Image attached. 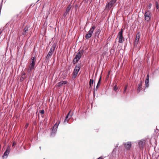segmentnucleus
<instances>
[{
  "label": "nucleus",
  "mask_w": 159,
  "mask_h": 159,
  "mask_svg": "<svg viewBox=\"0 0 159 159\" xmlns=\"http://www.w3.org/2000/svg\"><path fill=\"white\" fill-rule=\"evenodd\" d=\"M84 51L83 50H78V52L76 54L75 57L72 61L73 63L75 64L77 63L81 57L82 55L83 54Z\"/></svg>",
  "instance_id": "1"
},
{
  "label": "nucleus",
  "mask_w": 159,
  "mask_h": 159,
  "mask_svg": "<svg viewBox=\"0 0 159 159\" xmlns=\"http://www.w3.org/2000/svg\"><path fill=\"white\" fill-rule=\"evenodd\" d=\"M60 120H58L53 127L51 128V133L50 136H51L53 137L55 135L57 132V128L60 123Z\"/></svg>",
  "instance_id": "2"
},
{
  "label": "nucleus",
  "mask_w": 159,
  "mask_h": 159,
  "mask_svg": "<svg viewBox=\"0 0 159 159\" xmlns=\"http://www.w3.org/2000/svg\"><path fill=\"white\" fill-rule=\"evenodd\" d=\"M81 68V64H76L72 73V78L75 79L77 76Z\"/></svg>",
  "instance_id": "3"
},
{
  "label": "nucleus",
  "mask_w": 159,
  "mask_h": 159,
  "mask_svg": "<svg viewBox=\"0 0 159 159\" xmlns=\"http://www.w3.org/2000/svg\"><path fill=\"white\" fill-rule=\"evenodd\" d=\"M31 62L30 64L29 68L28 70V71L29 72H30L32 70L34 69V66L35 64L36 60H35L34 57H33V54L31 58Z\"/></svg>",
  "instance_id": "4"
},
{
  "label": "nucleus",
  "mask_w": 159,
  "mask_h": 159,
  "mask_svg": "<svg viewBox=\"0 0 159 159\" xmlns=\"http://www.w3.org/2000/svg\"><path fill=\"white\" fill-rule=\"evenodd\" d=\"M95 29V25H93L91 28L88 32V33L85 35V38L86 39H89L91 37L94 30Z\"/></svg>",
  "instance_id": "5"
},
{
  "label": "nucleus",
  "mask_w": 159,
  "mask_h": 159,
  "mask_svg": "<svg viewBox=\"0 0 159 159\" xmlns=\"http://www.w3.org/2000/svg\"><path fill=\"white\" fill-rule=\"evenodd\" d=\"M116 0H112L109 2H107L106 8V9L109 10L113 6V5L116 2Z\"/></svg>",
  "instance_id": "6"
},
{
  "label": "nucleus",
  "mask_w": 159,
  "mask_h": 159,
  "mask_svg": "<svg viewBox=\"0 0 159 159\" xmlns=\"http://www.w3.org/2000/svg\"><path fill=\"white\" fill-rule=\"evenodd\" d=\"M123 30L121 29L118 34V36H119V40L118 41L119 43H121L124 41L123 36Z\"/></svg>",
  "instance_id": "7"
},
{
  "label": "nucleus",
  "mask_w": 159,
  "mask_h": 159,
  "mask_svg": "<svg viewBox=\"0 0 159 159\" xmlns=\"http://www.w3.org/2000/svg\"><path fill=\"white\" fill-rule=\"evenodd\" d=\"M11 149L10 147L8 146L7 147L6 150L4 153V154L2 156L3 158L6 159L7 157L8 156L10 153Z\"/></svg>",
  "instance_id": "8"
},
{
  "label": "nucleus",
  "mask_w": 159,
  "mask_h": 159,
  "mask_svg": "<svg viewBox=\"0 0 159 159\" xmlns=\"http://www.w3.org/2000/svg\"><path fill=\"white\" fill-rule=\"evenodd\" d=\"M150 14V13L149 11L145 12L144 14L145 19L147 21H149L150 20L151 17L149 16Z\"/></svg>",
  "instance_id": "9"
},
{
  "label": "nucleus",
  "mask_w": 159,
  "mask_h": 159,
  "mask_svg": "<svg viewBox=\"0 0 159 159\" xmlns=\"http://www.w3.org/2000/svg\"><path fill=\"white\" fill-rule=\"evenodd\" d=\"M143 141H145V140H140L138 142V145L140 149H143L144 146V142Z\"/></svg>",
  "instance_id": "10"
},
{
  "label": "nucleus",
  "mask_w": 159,
  "mask_h": 159,
  "mask_svg": "<svg viewBox=\"0 0 159 159\" xmlns=\"http://www.w3.org/2000/svg\"><path fill=\"white\" fill-rule=\"evenodd\" d=\"M56 46L57 43H53L52 44L51 48H50L49 52L53 54Z\"/></svg>",
  "instance_id": "11"
},
{
  "label": "nucleus",
  "mask_w": 159,
  "mask_h": 159,
  "mask_svg": "<svg viewBox=\"0 0 159 159\" xmlns=\"http://www.w3.org/2000/svg\"><path fill=\"white\" fill-rule=\"evenodd\" d=\"M29 26L26 25L25 26L23 29V31L22 32V35L25 36L28 31V29Z\"/></svg>",
  "instance_id": "12"
},
{
  "label": "nucleus",
  "mask_w": 159,
  "mask_h": 159,
  "mask_svg": "<svg viewBox=\"0 0 159 159\" xmlns=\"http://www.w3.org/2000/svg\"><path fill=\"white\" fill-rule=\"evenodd\" d=\"M125 148H126V149L129 150L131 146V142H128L126 143H125Z\"/></svg>",
  "instance_id": "13"
},
{
  "label": "nucleus",
  "mask_w": 159,
  "mask_h": 159,
  "mask_svg": "<svg viewBox=\"0 0 159 159\" xmlns=\"http://www.w3.org/2000/svg\"><path fill=\"white\" fill-rule=\"evenodd\" d=\"M68 83L66 81H60L57 84L58 87H61L63 85L66 84Z\"/></svg>",
  "instance_id": "14"
},
{
  "label": "nucleus",
  "mask_w": 159,
  "mask_h": 159,
  "mask_svg": "<svg viewBox=\"0 0 159 159\" xmlns=\"http://www.w3.org/2000/svg\"><path fill=\"white\" fill-rule=\"evenodd\" d=\"M142 82L141 81L139 83L138 85V88L137 89L138 93H139L140 92V91L142 89Z\"/></svg>",
  "instance_id": "15"
},
{
  "label": "nucleus",
  "mask_w": 159,
  "mask_h": 159,
  "mask_svg": "<svg viewBox=\"0 0 159 159\" xmlns=\"http://www.w3.org/2000/svg\"><path fill=\"white\" fill-rule=\"evenodd\" d=\"M18 19L17 16H14L11 20V22L15 24L18 21Z\"/></svg>",
  "instance_id": "16"
},
{
  "label": "nucleus",
  "mask_w": 159,
  "mask_h": 159,
  "mask_svg": "<svg viewBox=\"0 0 159 159\" xmlns=\"http://www.w3.org/2000/svg\"><path fill=\"white\" fill-rule=\"evenodd\" d=\"M146 87H148L149 86V75L148 74L145 80Z\"/></svg>",
  "instance_id": "17"
},
{
  "label": "nucleus",
  "mask_w": 159,
  "mask_h": 159,
  "mask_svg": "<svg viewBox=\"0 0 159 159\" xmlns=\"http://www.w3.org/2000/svg\"><path fill=\"white\" fill-rule=\"evenodd\" d=\"M101 80V76H100V77L99 78V80L98 81V82L97 83V85L96 86V88L95 89H94V91H97L98 89V88L99 86L100 85Z\"/></svg>",
  "instance_id": "18"
},
{
  "label": "nucleus",
  "mask_w": 159,
  "mask_h": 159,
  "mask_svg": "<svg viewBox=\"0 0 159 159\" xmlns=\"http://www.w3.org/2000/svg\"><path fill=\"white\" fill-rule=\"evenodd\" d=\"M101 30L100 29H98L96 30L95 32V36L96 37L98 38L99 37V35L100 33Z\"/></svg>",
  "instance_id": "19"
},
{
  "label": "nucleus",
  "mask_w": 159,
  "mask_h": 159,
  "mask_svg": "<svg viewBox=\"0 0 159 159\" xmlns=\"http://www.w3.org/2000/svg\"><path fill=\"white\" fill-rule=\"evenodd\" d=\"M140 36V32H138L136 35L135 40L139 41Z\"/></svg>",
  "instance_id": "20"
},
{
  "label": "nucleus",
  "mask_w": 159,
  "mask_h": 159,
  "mask_svg": "<svg viewBox=\"0 0 159 159\" xmlns=\"http://www.w3.org/2000/svg\"><path fill=\"white\" fill-rule=\"evenodd\" d=\"M52 54L49 52L46 57V60L48 61L51 58Z\"/></svg>",
  "instance_id": "21"
},
{
  "label": "nucleus",
  "mask_w": 159,
  "mask_h": 159,
  "mask_svg": "<svg viewBox=\"0 0 159 159\" xmlns=\"http://www.w3.org/2000/svg\"><path fill=\"white\" fill-rule=\"evenodd\" d=\"M94 82V80L93 79H90L89 80V84L90 86L89 87V89H91L92 88V85L93 84Z\"/></svg>",
  "instance_id": "22"
},
{
  "label": "nucleus",
  "mask_w": 159,
  "mask_h": 159,
  "mask_svg": "<svg viewBox=\"0 0 159 159\" xmlns=\"http://www.w3.org/2000/svg\"><path fill=\"white\" fill-rule=\"evenodd\" d=\"M72 7L71 5L70 4L67 6L66 11L67 12H68L70 11Z\"/></svg>",
  "instance_id": "23"
},
{
  "label": "nucleus",
  "mask_w": 159,
  "mask_h": 159,
  "mask_svg": "<svg viewBox=\"0 0 159 159\" xmlns=\"http://www.w3.org/2000/svg\"><path fill=\"white\" fill-rule=\"evenodd\" d=\"M70 111H69V112L68 113L66 116V117H65V118L66 119H68V117H69V115L70 116H71L73 114H72V113H71L70 114Z\"/></svg>",
  "instance_id": "24"
},
{
  "label": "nucleus",
  "mask_w": 159,
  "mask_h": 159,
  "mask_svg": "<svg viewBox=\"0 0 159 159\" xmlns=\"http://www.w3.org/2000/svg\"><path fill=\"white\" fill-rule=\"evenodd\" d=\"M155 5L156 6V8L157 9H158L159 8V4L158 3V2L157 1H156L155 2Z\"/></svg>",
  "instance_id": "25"
},
{
  "label": "nucleus",
  "mask_w": 159,
  "mask_h": 159,
  "mask_svg": "<svg viewBox=\"0 0 159 159\" xmlns=\"http://www.w3.org/2000/svg\"><path fill=\"white\" fill-rule=\"evenodd\" d=\"M127 86H128L127 85H126L124 87V91H123V92L124 94H125V93L126 90L127 88Z\"/></svg>",
  "instance_id": "26"
},
{
  "label": "nucleus",
  "mask_w": 159,
  "mask_h": 159,
  "mask_svg": "<svg viewBox=\"0 0 159 159\" xmlns=\"http://www.w3.org/2000/svg\"><path fill=\"white\" fill-rule=\"evenodd\" d=\"M139 43V41H136L135 40L134 42V46L136 47L137 46V44H138Z\"/></svg>",
  "instance_id": "27"
},
{
  "label": "nucleus",
  "mask_w": 159,
  "mask_h": 159,
  "mask_svg": "<svg viewBox=\"0 0 159 159\" xmlns=\"http://www.w3.org/2000/svg\"><path fill=\"white\" fill-rule=\"evenodd\" d=\"M40 113L41 114H43L44 113V110H40L39 112V113Z\"/></svg>",
  "instance_id": "28"
},
{
  "label": "nucleus",
  "mask_w": 159,
  "mask_h": 159,
  "mask_svg": "<svg viewBox=\"0 0 159 159\" xmlns=\"http://www.w3.org/2000/svg\"><path fill=\"white\" fill-rule=\"evenodd\" d=\"M24 80V78L23 76H21L20 78V82H22Z\"/></svg>",
  "instance_id": "29"
},
{
  "label": "nucleus",
  "mask_w": 159,
  "mask_h": 159,
  "mask_svg": "<svg viewBox=\"0 0 159 159\" xmlns=\"http://www.w3.org/2000/svg\"><path fill=\"white\" fill-rule=\"evenodd\" d=\"M118 88L117 87V86L116 85H115L114 87V90L115 91H116V90H117Z\"/></svg>",
  "instance_id": "30"
},
{
  "label": "nucleus",
  "mask_w": 159,
  "mask_h": 159,
  "mask_svg": "<svg viewBox=\"0 0 159 159\" xmlns=\"http://www.w3.org/2000/svg\"><path fill=\"white\" fill-rule=\"evenodd\" d=\"M68 13V12H67L66 11V12L64 13L63 14V16L65 17L67 15Z\"/></svg>",
  "instance_id": "31"
},
{
  "label": "nucleus",
  "mask_w": 159,
  "mask_h": 159,
  "mask_svg": "<svg viewBox=\"0 0 159 159\" xmlns=\"http://www.w3.org/2000/svg\"><path fill=\"white\" fill-rule=\"evenodd\" d=\"M152 6V4L151 3H150L148 5V8L150 9Z\"/></svg>",
  "instance_id": "32"
},
{
  "label": "nucleus",
  "mask_w": 159,
  "mask_h": 159,
  "mask_svg": "<svg viewBox=\"0 0 159 159\" xmlns=\"http://www.w3.org/2000/svg\"><path fill=\"white\" fill-rule=\"evenodd\" d=\"M28 126V124H26L25 126V128H27Z\"/></svg>",
  "instance_id": "33"
},
{
  "label": "nucleus",
  "mask_w": 159,
  "mask_h": 159,
  "mask_svg": "<svg viewBox=\"0 0 159 159\" xmlns=\"http://www.w3.org/2000/svg\"><path fill=\"white\" fill-rule=\"evenodd\" d=\"M16 144V143L15 142H14L13 143L12 146H14Z\"/></svg>",
  "instance_id": "34"
},
{
  "label": "nucleus",
  "mask_w": 159,
  "mask_h": 159,
  "mask_svg": "<svg viewBox=\"0 0 159 159\" xmlns=\"http://www.w3.org/2000/svg\"><path fill=\"white\" fill-rule=\"evenodd\" d=\"M118 144H117L116 145L115 148H117L118 147Z\"/></svg>",
  "instance_id": "35"
},
{
  "label": "nucleus",
  "mask_w": 159,
  "mask_h": 159,
  "mask_svg": "<svg viewBox=\"0 0 159 159\" xmlns=\"http://www.w3.org/2000/svg\"><path fill=\"white\" fill-rule=\"evenodd\" d=\"M67 119H66V118H65V120H64V122H65L66 121V120H67Z\"/></svg>",
  "instance_id": "36"
},
{
  "label": "nucleus",
  "mask_w": 159,
  "mask_h": 159,
  "mask_svg": "<svg viewBox=\"0 0 159 159\" xmlns=\"http://www.w3.org/2000/svg\"><path fill=\"white\" fill-rule=\"evenodd\" d=\"M22 75H25V73H22Z\"/></svg>",
  "instance_id": "37"
},
{
  "label": "nucleus",
  "mask_w": 159,
  "mask_h": 159,
  "mask_svg": "<svg viewBox=\"0 0 159 159\" xmlns=\"http://www.w3.org/2000/svg\"><path fill=\"white\" fill-rule=\"evenodd\" d=\"M78 6V5H77V4H76V5H75V7H77Z\"/></svg>",
  "instance_id": "38"
},
{
  "label": "nucleus",
  "mask_w": 159,
  "mask_h": 159,
  "mask_svg": "<svg viewBox=\"0 0 159 159\" xmlns=\"http://www.w3.org/2000/svg\"><path fill=\"white\" fill-rule=\"evenodd\" d=\"M1 144L0 143V149H1Z\"/></svg>",
  "instance_id": "39"
},
{
  "label": "nucleus",
  "mask_w": 159,
  "mask_h": 159,
  "mask_svg": "<svg viewBox=\"0 0 159 159\" xmlns=\"http://www.w3.org/2000/svg\"><path fill=\"white\" fill-rule=\"evenodd\" d=\"M94 94H95V92H94H94H93V94L94 95Z\"/></svg>",
  "instance_id": "40"
},
{
  "label": "nucleus",
  "mask_w": 159,
  "mask_h": 159,
  "mask_svg": "<svg viewBox=\"0 0 159 159\" xmlns=\"http://www.w3.org/2000/svg\"><path fill=\"white\" fill-rule=\"evenodd\" d=\"M39 148H40V149H41V147H39Z\"/></svg>",
  "instance_id": "41"
},
{
  "label": "nucleus",
  "mask_w": 159,
  "mask_h": 159,
  "mask_svg": "<svg viewBox=\"0 0 159 159\" xmlns=\"http://www.w3.org/2000/svg\"><path fill=\"white\" fill-rule=\"evenodd\" d=\"M1 33H2V32H0V34H1Z\"/></svg>",
  "instance_id": "42"
},
{
  "label": "nucleus",
  "mask_w": 159,
  "mask_h": 159,
  "mask_svg": "<svg viewBox=\"0 0 159 159\" xmlns=\"http://www.w3.org/2000/svg\"><path fill=\"white\" fill-rule=\"evenodd\" d=\"M3 0H2V2Z\"/></svg>",
  "instance_id": "43"
},
{
  "label": "nucleus",
  "mask_w": 159,
  "mask_h": 159,
  "mask_svg": "<svg viewBox=\"0 0 159 159\" xmlns=\"http://www.w3.org/2000/svg\"><path fill=\"white\" fill-rule=\"evenodd\" d=\"M39 0H38L37 1V2L39 1Z\"/></svg>",
  "instance_id": "44"
},
{
  "label": "nucleus",
  "mask_w": 159,
  "mask_h": 159,
  "mask_svg": "<svg viewBox=\"0 0 159 159\" xmlns=\"http://www.w3.org/2000/svg\"><path fill=\"white\" fill-rule=\"evenodd\" d=\"M43 159H45V158H44Z\"/></svg>",
  "instance_id": "45"
}]
</instances>
